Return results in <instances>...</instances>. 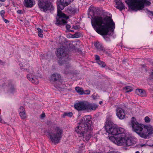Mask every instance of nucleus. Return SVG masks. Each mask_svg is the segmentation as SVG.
<instances>
[{"instance_id":"22","label":"nucleus","mask_w":153,"mask_h":153,"mask_svg":"<svg viewBox=\"0 0 153 153\" xmlns=\"http://www.w3.org/2000/svg\"><path fill=\"white\" fill-rule=\"evenodd\" d=\"M54 82L56 83L58 82L59 85L63 83L61 79V77H55L54 79Z\"/></svg>"},{"instance_id":"2","label":"nucleus","mask_w":153,"mask_h":153,"mask_svg":"<svg viewBox=\"0 0 153 153\" xmlns=\"http://www.w3.org/2000/svg\"><path fill=\"white\" fill-rule=\"evenodd\" d=\"M72 1L73 0H59V3L58 5L56 24L62 25L67 23L66 19H68L69 17L63 13L61 10H63L65 7L68 6Z\"/></svg>"},{"instance_id":"19","label":"nucleus","mask_w":153,"mask_h":153,"mask_svg":"<svg viewBox=\"0 0 153 153\" xmlns=\"http://www.w3.org/2000/svg\"><path fill=\"white\" fill-rule=\"evenodd\" d=\"M27 78L32 83L36 84L39 82L38 79L36 77H27Z\"/></svg>"},{"instance_id":"39","label":"nucleus","mask_w":153,"mask_h":153,"mask_svg":"<svg viewBox=\"0 0 153 153\" xmlns=\"http://www.w3.org/2000/svg\"><path fill=\"white\" fill-rule=\"evenodd\" d=\"M3 20L4 21V22H5L6 23H8L9 22V21H8L7 19H5L4 18H3Z\"/></svg>"},{"instance_id":"25","label":"nucleus","mask_w":153,"mask_h":153,"mask_svg":"<svg viewBox=\"0 0 153 153\" xmlns=\"http://www.w3.org/2000/svg\"><path fill=\"white\" fill-rule=\"evenodd\" d=\"M73 116V113L72 112H65L64 114L62 115V117L63 118H65L66 116L71 117Z\"/></svg>"},{"instance_id":"7","label":"nucleus","mask_w":153,"mask_h":153,"mask_svg":"<svg viewBox=\"0 0 153 153\" xmlns=\"http://www.w3.org/2000/svg\"><path fill=\"white\" fill-rule=\"evenodd\" d=\"M111 138L114 140V143L118 146H128L131 145L132 142L131 139L129 137H121L120 138L117 137H111Z\"/></svg>"},{"instance_id":"33","label":"nucleus","mask_w":153,"mask_h":153,"mask_svg":"<svg viewBox=\"0 0 153 153\" xmlns=\"http://www.w3.org/2000/svg\"><path fill=\"white\" fill-rule=\"evenodd\" d=\"M45 116V114L44 112H43L42 114L40 115V118L42 120H43L44 119Z\"/></svg>"},{"instance_id":"24","label":"nucleus","mask_w":153,"mask_h":153,"mask_svg":"<svg viewBox=\"0 0 153 153\" xmlns=\"http://www.w3.org/2000/svg\"><path fill=\"white\" fill-rule=\"evenodd\" d=\"M54 8L53 6V4L52 2L48 3V10L52 13L54 11Z\"/></svg>"},{"instance_id":"32","label":"nucleus","mask_w":153,"mask_h":153,"mask_svg":"<svg viewBox=\"0 0 153 153\" xmlns=\"http://www.w3.org/2000/svg\"><path fill=\"white\" fill-rule=\"evenodd\" d=\"M19 114L21 113H23L25 112V110L23 106H21L19 110Z\"/></svg>"},{"instance_id":"35","label":"nucleus","mask_w":153,"mask_h":153,"mask_svg":"<svg viewBox=\"0 0 153 153\" xmlns=\"http://www.w3.org/2000/svg\"><path fill=\"white\" fill-rule=\"evenodd\" d=\"M5 13V11L4 10H2L0 12V15L2 18H4V15Z\"/></svg>"},{"instance_id":"41","label":"nucleus","mask_w":153,"mask_h":153,"mask_svg":"<svg viewBox=\"0 0 153 153\" xmlns=\"http://www.w3.org/2000/svg\"><path fill=\"white\" fill-rule=\"evenodd\" d=\"M11 91H13L15 89V88L14 86H12L11 88Z\"/></svg>"},{"instance_id":"8","label":"nucleus","mask_w":153,"mask_h":153,"mask_svg":"<svg viewBox=\"0 0 153 153\" xmlns=\"http://www.w3.org/2000/svg\"><path fill=\"white\" fill-rule=\"evenodd\" d=\"M132 126L133 130L141 137V134L143 129L144 125L139 124L136 121L135 118L134 117H132Z\"/></svg>"},{"instance_id":"48","label":"nucleus","mask_w":153,"mask_h":153,"mask_svg":"<svg viewBox=\"0 0 153 153\" xmlns=\"http://www.w3.org/2000/svg\"><path fill=\"white\" fill-rule=\"evenodd\" d=\"M5 0H0L1 1L4 2L5 1Z\"/></svg>"},{"instance_id":"3","label":"nucleus","mask_w":153,"mask_h":153,"mask_svg":"<svg viewBox=\"0 0 153 153\" xmlns=\"http://www.w3.org/2000/svg\"><path fill=\"white\" fill-rule=\"evenodd\" d=\"M106 124L105 126V128L106 131L108 133L115 135V136H111L109 137L110 140H111L114 143V140L111 138V137H117L120 138V137H125V134L124 133L125 129L122 128H117L114 126V124L111 122L106 121Z\"/></svg>"},{"instance_id":"28","label":"nucleus","mask_w":153,"mask_h":153,"mask_svg":"<svg viewBox=\"0 0 153 153\" xmlns=\"http://www.w3.org/2000/svg\"><path fill=\"white\" fill-rule=\"evenodd\" d=\"M81 34L79 33H75L74 34L71 35L72 38H78L80 37Z\"/></svg>"},{"instance_id":"34","label":"nucleus","mask_w":153,"mask_h":153,"mask_svg":"<svg viewBox=\"0 0 153 153\" xmlns=\"http://www.w3.org/2000/svg\"><path fill=\"white\" fill-rule=\"evenodd\" d=\"M145 121L146 123H148L150 121V119L148 117L146 116L145 118Z\"/></svg>"},{"instance_id":"4","label":"nucleus","mask_w":153,"mask_h":153,"mask_svg":"<svg viewBox=\"0 0 153 153\" xmlns=\"http://www.w3.org/2000/svg\"><path fill=\"white\" fill-rule=\"evenodd\" d=\"M91 126H93V125L91 116H85L81 119L80 123L75 128V131L79 137L86 131H88L91 129Z\"/></svg>"},{"instance_id":"42","label":"nucleus","mask_w":153,"mask_h":153,"mask_svg":"<svg viewBox=\"0 0 153 153\" xmlns=\"http://www.w3.org/2000/svg\"><path fill=\"white\" fill-rule=\"evenodd\" d=\"M73 28L75 29V30H77L78 29V27L76 26H74L73 27Z\"/></svg>"},{"instance_id":"38","label":"nucleus","mask_w":153,"mask_h":153,"mask_svg":"<svg viewBox=\"0 0 153 153\" xmlns=\"http://www.w3.org/2000/svg\"><path fill=\"white\" fill-rule=\"evenodd\" d=\"M90 93V91L89 90H86L84 92V94H89Z\"/></svg>"},{"instance_id":"43","label":"nucleus","mask_w":153,"mask_h":153,"mask_svg":"<svg viewBox=\"0 0 153 153\" xmlns=\"http://www.w3.org/2000/svg\"><path fill=\"white\" fill-rule=\"evenodd\" d=\"M66 27L67 29H68L70 28V26L69 25H67L66 26Z\"/></svg>"},{"instance_id":"16","label":"nucleus","mask_w":153,"mask_h":153,"mask_svg":"<svg viewBox=\"0 0 153 153\" xmlns=\"http://www.w3.org/2000/svg\"><path fill=\"white\" fill-rule=\"evenodd\" d=\"M66 11L70 14H74L79 11L78 9L76 8L71 7H68L66 10Z\"/></svg>"},{"instance_id":"53","label":"nucleus","mask_w":153,"mask_h":153,"mask_svg":"<svg viewBox=\"0 0 153 153\" xmlns=\"http://www.w3.org/2000/svg\"><path fill=\"white\" fill-rule=\"evenodd\" d=\"M71 31L72 32H73L74 31L73 30H71Z\"/></svg>"},{"instance_id":"40","label":"nucleus","mask_w":153,"mask_h":153,"mask_svg":"<svg viewBox=\"0 0 153 153\" xmlns=\"http://www.w3.org/2000/svg\"><path fill=\"white\" fill-rule=\"evenodd\" d=\"M60 76V75L59 74H53V76L54 77H55V76Z\"/></svg>"},{"instance_id":"52","label":"nucleus","mask_w":153,"mask_h":153,"mask_svg":"<svg viewBox=\"0 0 153 153\" xmlns=\"http://www.w3.org/2000/svg\"><path fill=\"white\" fill-rule=\"evenodd\" d=\"M73 43H74V45H75L76 44V42H73Z\"/></svg>"},{"instance_id":"1","label":"nucleus","mask_w":153,"mask_h":153,"mask_svg":"<svg viewBox=\"0 0 153 153\" xmlns=\"http://www.w3.org/2000/svg\"><path fill=\"white\" fill-rule=\"evenodd\" d=\"M91 24L96 31L102 35H107L109 30L113 31L115 27L112 19L108 16L104 18L95 16L92 20Z\"/></svg>"},{"instance_id":"13","label":"nucleus","mask_w":153,"mask_h":153,"mask_svg":"<svg viewBox=\"0 0 153 153\" xmlns=\"http://www.w3.org/2000/svg\"><path fill=\"white\" fill-rule=\"evenodd\" d=\"M116 116L120 120L125 118L126 114L125 110L122 108L117 106L116 108Z\"/></svg>"},{"instance_id":"26","label":"nucleus","mask_w":153,"mask_h":153,"mask_svg":"<svg viewBox=\"0 0 153 153\" xmlns=\"http://www.w3.org/2000/svg\"><path fill=\"white\" fill-rule=\"evenodd\" d=\"M97 63L101 67L103 68L106 65L105 63L103 61L99 60L97 62Z\"/></svg>"},{"instance_id":"15","label":"nucleus","mask_w":153,"mask_h":153,"mask_svg":"<svg viewBox=\"0 0 153 153\" xmlns=\"http://www.w3.org/2000/svg\"><path fill=\"white\" fill-rule=\"evenodd\" d=\"M86 110L91 111L95 110L98 107V105L95 103H91L86 102Z\"/></svg>"},{"instance_id":"37","label":"nucleus","mask_w":153,"mask_h":153,"mask_svg":"<svg viewBox=\"0 0 153 153\" xmlns=\"http://www.w3.org/2000/svg\"><path fill=\"white\" fill-rule=\"evenodd\" d=\"M147 13L150 16H153V12L152 11H151L148 10H147Z\"/></svg>"},{"instance_id":"10","label":"nucleus","mask_w":153,"mask_h":153,"mask_svg":"<svg viewBox=\"0 0 153 153\" xmlns=\"http://www.w3.org/2000/svg\"><path fill=\"white\" fill-rule=\"evenodd\" d=\"M153 127L151 126H144L143 131L141 134V137L147 138L149 135L153 133Z\"/></svg>"},{"instance_id":"44","label":"nucleus","mask_w":153,"mask_h":153,"mask_svg":"<svg viewBox=\"0 0 153 153\" xmlns=\"http://www.w3.org/2000/svg\"><path fill=\"white\" fill-rule=\"evenodd\" d=\"M149 90H150V91H153V86H152L150 88H149Z\"/></svg>"},{"instance_id":"9","label":"nucleus","mask_w":153,"mask_h":153,"mask_svg":"<svg viewBox=\"0 0 153 153\" xmlns=\"http://www.w3.org/2000/svg\"><path fill=\"white\" fill-rule=\"evenodd\" d=\"M56 54L57 57L59 59H63L62 61L63 63L64 62L69 60L70 58L68 57V55L65 52V48L63 47L62 48L57 49Z\"/></svg>"},{"instance_id":"18","label":"nucleus","mask_w":153,"mask_h":153,"mask_svg":"<svg viewBox=\"0 0 153 153\" xmlns=\"http://www.w3.org/2000/svg\"><path fill=\"white\" fill-rule=\"evenodd\" d=\"M116 7L117 8L119 9L120 10H122L125 9V7L122 2L119 1L116 3Z\"/></svg>"},{"instance_id":"11","label":"nucleus","mask_w":153,"mask_h":153,"mask_svg":"<svg viewBox=\"0 0 153 153\" xmlns=\"http://www.w3.org/2000/svg\"><path fill=\"white\" fill-rule=\"evenodd\" d=\"M38 4L41 10L45 12L48 10V0H39Z\"/></svg>"},{"instance_id":"36","label":"nucleus","mask_w":153,"mask_h":153,"mask_svg":"<svg viewBox=\"0 0 153 153\" xmlns=\"http://www.w3.org/2000/svg\"><path fill=\"white\" fill-rule=\"evenodd\" d=\"M95 59L97 60V62L99 60H100V57L98 55H96L95 56Z\"/></svg>"},{"instance_id":"46","label":"nucleus","mask_w":153,"mask_h":153,"mask_svg":"<svg viewBox=\"0 0 153 153\" xmlns=\"http://www.w3.org/2000/svg\"><path fill=\"white\" fill-rule=\"evenodd\" d=\"M102 101H100L99 102V104H102Z\"/></svg>"},{"instance_id":"14","label":"nucleus","mask_w":153,"mask_h":153,"mask_svg":"<svg viewBox=\"0 0 153 153\" xmlns=\"http://www.w3.org/2000/svg\"><path fill=\"white\" fill-rule=\"evenodd\" d=\"M86 102H81L75 104L74 108L78 111L86 110Z\"/></svg>"},{"instance_id":"50","label":"nucleus","mask_w":153,"mask_h":153,"mask_svg":"<svg viewBox=\"0 0 153 153\" xmlns=\"http://www.w3.org/2000/svg\"><path fill=\"white\" fill-rule=\"evenodd\" d=\"M140 153V152H139V151H137V152H136V153Z\"/></svg>"},{"instance_id":"23","label":"nucleus","mask_w":153,"mask_h":153,"mask_svg":"<svg viewBox=\"0 0 153 153\" xmlns=\"http://www.w3.org/2000/svg\"><path fill=\"white\" fill-rule=\"evenodd\" d=\"M75 90L78 93L81 95L84 94V92L83 89L79 87H76L75 88Z\"/></svg>"},{"instance_id":"21","label":"nucleus","mask_w":153,"mask_h":153,"mask_svg":"<svg viewBox=\"0 0 153 153\" xmlns=\"http://www.w3.org/2000/svg\"><path fill=\"white\" fill-rule=\"evenodd\" d=\"M95 47L99 51H104L105 49L102 45L99 42H97L94 44Z\"/></svg>"},{"instance_id":"51","label":"nucleus","mask_w":153,"mask_h":153,"mask_svg":"<svg viewBox=\"0 0 153 153\" xmlns=\"http://www.w3.org/2000/svg\"><path fill=\"white\" fill-rule=\"evenodd\" d=\"M2 63V61L0 60V63Z\"/></svg>"},{"instance_id":"27","label":"nucleus","mask_w":153,"mask_h":153,"mask_svg":"<svg viewBox=\"0 0 153 153\" xmlns=\"http://www.w3.org/2000/svg\"><path fill=\"white\" fill-rule=\"evenodd\" d=\"M37 29L38 30V33L39 36L41 38L43 37V35L42 34V30L39 28H37Z\"/></svg>"},{"instance_id":"29","label":"nucleus","mask_w":153,"mask_h":153,"mask_svg":"<svg viewBox=\"0 0 153 153\" xmlns=\"http://www.w3.org/2000/svg\"><path fill=\"white\" fill-rule=\"evenodd\" d=\"M19 114L22 119H25L27 117V115L25 112L19 113Z\"/></svg>"},{"instance_id":"31","label":"nucleus","mask_w":153,"mask_h":153,"mask_svg":"<svg viewBox=\"0 0 153 153\" xmlns=\"http://www.w3.org/2000/svg\"><path fill=\"white\" fill-rule=\"evenodd\" d=\"M71 68V66H70V65L68 64V65H66V66L65 67V74H67L68 73V70L70 69Z\"/></svg>"},{"instance_id":"20","label":"nucleus","mask_w":153,"mask_h":153,"mask_svg":"<svg viewBox=\"0 0 153 153\" xmlns=\"http://www.w3.org/2000/svg\"><path fill=\"white\" fill-rule=\"evenodd\" d=\"M25 6L27 7H31L33 5V0H25Z\"/></svg>"},{"instance_id":"49","label":"nucleus","mask_w":153,"mask_h":153,"mask_svg":"<svg viewBox=\"0 0 153 153\" xmlns=\"http://www.w3.org/2000/svg\"><path fill=\"white\" fill-rule=\"evenodd\" d=\"M61 61H59V64H61Z\"/></svg>"},{"instance_id":"47","label":"nucleus","mask_w":153,"mask_h":153,"mask_svg":"<svg viewBox=\"0 0 153 153\" xmlns=\"http://www.w3.org/2000/svg\"><path fill=\"white\" fill-rule=\"evenodd\" d=\"M151 75L153 76V71L151 72Z\"/></svg>"},{"instance_id":"54","label":"nucleus","mask_w":153,"mask_h":153,"mask_svg":"<svg viewBox=\"0 0 153 153\" xmlns=\"http://www.w3.org/2000/svg\"><path fill=\"white\" fill-rule=\"evenodd\" d=\"M21 21H22L21 20H20Z\"/></svg>"},{"instance_id":"12","label":"nucleus","mask_w":153,"mask_h":153,"mask_svg":"<svg viewBox=\"0 0 153 153\" xmlns=\"http://www.w3.org/2000/svg\"><path fill=\"white\" fill-rule=\"evenodd\" d=\"M93 126H91V129L88 131H86L79 137H83V140L84 141H88L92 136L91 131L93 130Z\"/></svg>"},{"instance_id":"45","label":"nucleus","mask_w":153,"mask_h":153,"mask_svg":"<svg viewBox=\"0 0 153 153\" xmlns=\"http://www.w3.org/2000/svg\"><path fill=\"white\" fill-rule=\"evenodd\" d=\"M21 12H22V10H18L17 11V13H19V14L21 13Z\"/></svg>"},{"instance_id":"5","label":"nucleus","mask_w":153,"mask_h":153,"mask_svg":"<svg viewBox=\"0 0 153 153\" xmlns=\"http://www.w3.org/2000/svg\"><path fill=\"white\" fill-rule=\"evenodd\" d=\"M125 2L128 8L136 11L142 10L144 7V5L149 6L151 3L146 0H126Z\"/></svg>"},{"instance_id":"6","label":"nucleus","mask_w":153,"mask_h":153,"mask_svg":"<svg viewBox=\"0 0 153 153\" xmlns=\"http://www.w3.org/2000/svg\"><path fill=\"white\" fill-rule=\"evenodd\" d=\"M63 130L59 127H56L54 133L49 134L50 138L52 142L54 144L58 143L62 137Z\"/></svg>"},{"instance_id":"17","label":"nucleus","mask_w":153,"mask_h":153,"mask_svg":"<svg viewBox=\"0 0 153 153\" xmlns=\"http://www.w3.org/2000/svg\"><path fill=\"white\" fill-rule=\"evenodd\" d=\"M136 93L141 97H145L146 96V91L142 89H137L135 91Z\"/></svg>"},{"instance_id":"30","label":"nucleus","mask_w":153,"mask_h":153,"mask_svg":"<svg viewBox=\"0 0 153 153\" xmlns=\"http://www.w3.org/2000/svg\"><path fill=\"white\" fill-rule=\"evenodd\" d=\"M124 89H125L126 90V92H131L133 90L132 87L130 86H126L124 88Z\"/></svg>"}]
</instances>
